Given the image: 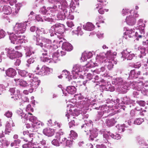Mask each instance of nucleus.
Returning <instances> with one entry per match:
<instances>
[{
    "mask_svg": "<svg viewBox=\"0 0 148 148\" xmlns=\"http://www.w3.org/2000/svg\"><path fill=\"white\" fill-rule=\"evenodd\" d=\"M104 55H105L106 58L103 54L102 55H97L96 58V62L90 64L91 66L94 67L98 65V63L101 64L108 61L110 64L107 65L108 68L109 70L113 68L114 64H116L117 63L116 61L114 60V56L112 54L110 51H107Z\"/></svg>",
    "mask_w": 148,
    "mask_h": 148,
    "instance_id": "f257e3e1",
    "label": "nucleus"
},
{
    "mask_svg": "<svg viewBox=\"0 0 148 148\" xmlns=\"http://www.w3.org/2000/svg\"><path fill=\"white\" fill-rule=\"evenodd\" d=\"M64 31V25L60 23H56L51 26L49 30V32L50 33L51 36H53L55 35L59 39L62 38L63 34Z\"/></svg>",
    "mask_w": 148,
    "mask_h": 148,
    "instance_id": "f03ea898",
    "label": "nucleus"
},
{
    "mask_svg": "<svg viewBox=\"0 0 148 148\" xmlns=\"http://www.w3.org/2000/svg\"><path fill=\"white\" fill-rule=\"evenodd\" d=\"M82 71V67L81 66L76 64L74 66L72 73L73 74V79L74 80L73 82L74 83L83 82V83H86L88 82V80L86 79L85 81H83V76L81 77L79 75V73Z\"/></svg>",
    "mask_w": 148,
    "mask_h": 148,
    "instance_id": "7ed1b4c3",
    "label": "nucleus"
},
{
    "mask_svg": "<svg viewBox=\"0 0 148 148\" xmlns=\"http://www.w3.org/2000/svg\"><path fill=\"white\" fill-rule=\"evenodd\" d=\"M64 2L63 3L62 6H61V7L59 10V12L57 14L58 19V20H64L66 18V17L68 15L67 8L68 4L66 2L64 1Z\"/></svg>",
    "mask_w": 148,
    "mask_h": 148,
    "instance_id": "20e7f679",
    "label": "nucleus"
},
{
    "mask_svg": "<svg viewBox=\"0 0 148 148\" xmlns=\"http://www.w3.org/2000/svg\"><path fill=\"white\" fill-rule=\"evenodd\" d=\"M36 127L35 125H32L30 128H29V130L24 131L23 133L24 136L27 135L26 138V140H25L26 142L29 143H31L33 139V138L35 137V134L34 132L37 131L36 130Z\"/></svg>",
    "mask_w": 148,
    "mask_h": 148,
    "instance_id": "39448f33",
    "label": "nucleus"
},
{
    "mask_svg": "<svg viewBox=\"0 0 148 148\" xmlns=\"http://www.w3.org/2000/svg\"><path fill=\"white\" fill-rule=\"evenodd\" d=\"M51 41L49 42V43H46L43 44V47H41L42 48V50L41 51V53L44 57L47 55L48 52L49 51L50 52H52L54 49L57 48L56 45H51Z\"/></svg>",
    "mask_w": 148,
    "mask_h": 148,
    "instance_id": "423d86ee",
    "label": "nucleus"
},
{
    "mask_svg": "<svg viewBox=\"0 0 148 148\" xmlns=\"http://www.w3.org/2000/svg\"><path fill=\"white\" fill-rule=\"evenodd\" d=\"M142 36V35L138 34L137 32H135L134 29H126L123 37L125 39H127L128 37L130 38H133L135 41V40H138V38H141Z\"/></svg>",
    "mask_w": 148,
    "mask_h": 148,
    "instance_id": "0eeeda50",
    "label": "nucleus"
},
{
    "mask_svg": "<svg viewBox=\"0 0 148 148\" xmlns=\"http://www.w3.org/2000/svg\"><path fill=\"white\" fill-rule=\"evenodd\" d=\"M27 24L26 23H16L13 30L17 34L23 33L26 30Z\"/></svg>",
    "mask_w": 148,
    "mask_h": 148,
    "instance_id": "6e6552de",
    "label": "nucleus"
},
{
    "mask_svg": "<svg viewBox=\"0 0 148 148\" xmlns=\"http://www.w3.org/2000/svg\"><path fill=\"white\" fill-rule=\"evenodd\" d=\"M7 56L10 59L13 60L15 58V52L14 49L6 48L5 49Z\"/></svg>",
    "mask_w": 148,
    "mask_h": 148,
    "instance_id": "1a4fd4ad",
    "label": "nucleus"
},
{
    "mask_svg": "<svg viewBox=\"0 0 148 148\" xmlns=\"http://www.w3.org/2000/svg\"><path fill=\"white\" fill-rule=\"evenodd\" d=\"M51 40L48 38H46L44 37H41L40 38L37 40L36 42V44L37 45L41 47H43V44L49 43Z\"/></svg>",
    "mask_w": 148,
    "mask_h": 148,
    "instance_id": "9d476101",
    "label": "nucleus"
},
{
    "mask_svg": "<svg viewBox=\"0 0 148 148\" xmlns=\"http://www.w3.org/2000/svg\"><path fill=\"white\" fill-rule=\"evenodd\" d=\"M43 134L46 136L50 137L53 136L55 133L54 129L50 128H46L43 130Z\"/></svg>",
    "mask_w": 148,
    "mask_h": 148,
    "instance_id": "9b49d317",
    "label": "nucleus"
},
{
    "mask_svg": "<svg viewBox=\"0 0 148 148\" xmlns=\"http://www.w3.org/2000/svg\"><path fill=\"white\" fill-rule=\"evenodd\" d=\"M92 56L93 53L91 51L84 52L82 54L81 60L83 61H86L87 59L91 58Z\"/></svg>",
    "mask_w": 148,
    "mask_h": 148,
    "instance_id": "f8f14e48",
    "label": "nucleus"
},
{
    "mask_svg": "<svg viewBox=\"0 0 148 148\" xmlns=\"http://www.w3.org/2000/svg\"><path fill=\"white\" fill-rule=\"evenodd\" d=\"M36 36L34 35L33 37V39L34 40L36 41V42L40 39L39 38L40 34H45V32L43 29H40L38 28H36Z\"/></svg>",
    "mask_w": 148,
    "mask_h": 148,
    "instance_id": "ddd939ff",
    "label": "nucleus"
},
{
    "mask_svg": "<svg viewBox=\"0 0 148 148\" xmlns=\"http://www.w3.org/2000/svg\"><path fill=\"white\" fill-rule=\"evenodd\" d=\"M5 73L8 76L13 77L16 75V72L14 69L12 68H10L6 71Z\"/></svg>",
    "mask_w": 148,
    "mask_h": 148,
    "instance_id": "4468645a",
    "label": "nucleus"
},
{
    "mask_svg": "<svg viewBox=\"0 0 148 148\" xmlns=\"http://www.w3.org/2000/svg\"><path fill=\"white\" fill-rule=\"evenodd\" d=\"M127 23L130 25H133L136 23V20L134 16H127L126 19Z\"/></svg>",
    "mask_w": 148,
    "mask_h": 148,
    "instance_id": "2eb2a0df",
    "label": "nucleus"
},
{
    "mask_svg": "<svg viewBox=\"0 0 148 148\" xmlns=\"http://www.w3.org/2000/svg\"><path fill=\"white\" fill-rule=\"evenodd\" d=\"M62 47L63 50L67 51H70L73 49L72 45L70 43L67 42H65L63 43Z\"/></svg>",
    "mask_w": 148,
    "mask_h": 148,
    "instance_id": "dca6fc26",
    "label": "nucleus"
},
{
    "mask_svg": "<svg viewBox=\"0 0 148 148\" xmlns=\"http://www.w3.org/2000/svg\"><path fill=\"white\" fill-rule=\"evenodd\" d=\"M11 42L13 44H18V34H15L14 33L11 34L9 36Z\"/></svg>",
    "mask_w": 148,
    "mask_h": 148,
    "instance_id": "f3484780",
    "label": "nucleus"
},
{
    "mask_svg": "<svg viewBox=\"0 0 148 148\" xmlns=\"http://www.w3.org/2000/svg\"><path fill=\"white\" fill-rule=\"evenodd\" d=\"M17 93L15 95L14 97H11L12 98H14V99H15L16 100H17L20 98H21L24 102H28L29 101V99L27 97H25L24 96L22 97L21 94L20 93L19 91L17 90Z\"/></svg>",
    "mask_w": 148,
    "mask_h": 148,
    "instance_id": "a211bd4d",
    "label": "nucleus"
},
{
    "mask_svg": "<svg viewBox=\"0 0 148 148\" xmlns=\"http://www.w3.org/2000/svg\"><path fill=\"white\" fill-rule=\"evenodd\" d=\"M61 7L60 8H58V6L57 4H55L52 7H49L47 8V10H48V12H50L52 13L56 12L57 11H58L60 9Z\"/></svg>",
    "mask_w": 148,
    "mask_h": 148,
    "instance_id": "6ab92c4d",
    "label": "nucleus"
},
{
    "mask_svg": "<svg viewBox=\"0 0 148 148\" xmlns=\"http://www.w3.org/2000/svg\"><path fill=\"white\" fill-rule=\"evenodd\" d=\"M39 69V68L38 66L36 69V71H35V74L37 75H44L47 74L46 72V69L45 66L44 67L43 66L39 71H37Z\"/></svg>",
    "mask_w": 148,
    "mask_h": 148,
    "instance_id": "aec40b11",
    "label": "nucleus"
},
{
    "mask_svg": "<svg viewBox=\"0 0 148 148\" xmlns=\"http://www.w3.org/2000/svg\"><path fill=\"white\" fill-rule=\"evenodd\" d=\"M69 73L66 70H64L62 72V75H63V77L66 78L68 81H70L73 80V77L71 75L69 76Z\"/></svg>",
    "mask_w": 148,
    "mask_h": 148,
    "instance_id": "412c9836",
    "label": "nucleus"
},
{
    "mask_svg": "<svg viewBox=\"0 0 148 148\" xmlns=\"http://www.w3.org/2000/svg\"><path fill=\"white\" fill-rule=\"evenodd\" d=\"M2 11L5 14H10L12 12V9L9 6L4 5L2 8Z\"/></svg>",
    "mask_w": 148,
    "mask_h": 148,
    "instance_id": "4be33fe9",
    "label": "nucleus"
},
{
    "mask_svg": "<svg viewBox=\"0 0 148 148\" xmlns=\"http://www.w3.org/2000/svg\"><path fill=\"white\" fill-rule=\"evenodd\" d=\"M84 29L85 30L90 31L94 29V25L90 23H87L85 25H83Z\"/></svg>",
    "mask_w": 148,
    "mask_h": 148,
    "instance_id": "5701e85b",
    "label": "nucleus"
},
{
    "mask_svg": "<svg viewBox=\"0 0 148 148\" xmlns=\"http://www.w3.org/2000/svg\"><path fill=\"white\" fill-rule=\"evenodd\" d=\"M25 50L26 51L25 53L26 56H29L32 53H34V51L32 50V48L31 47H25Z\"/></svg>",
    "mask_w": 148,
    "mask_h": 148,
    "instance_id": "b1692460",
    "label": "nucleus"
},
{
    "mask_svg": "<svg viewBox=\"0 0 148 148\" xmlns=\"http://www.w3.org/2000/svg\"><path fill=\"white\" fill-rule=\"evenodd\" d=\"M138 50L140 52V54L139 55V56L140 58H143L146 55V49L145 47L140 46L138 47Z\"/></svg>",
    "mask_w": 148,
    "mask_h": 148,
    "instance_id": "393cba45",
    "label": "nucleus"
},
{
    "mask_svg": "<svg viewBox=\"0 0 148 148\" xmlns=\"http://www.w3.org/2000/svg\"><path fill=\"white\" fill-rule=\"evenodd\" d=\"M107 125L109 127L112 126L115 123V120L114 118L107 119L106 121Z\"/></svg>",
    "mask_w": 148,
    "mask_h": 148,
    "instance_id": "a878e982",
    "label": "nucleus"
},
{
    "mask_svg": "<svg viewBox=\"0 0 148 148\" xmlns=\"http://www.w3.org/2000/svg\"><path fill=\"white\" fill-rule=\"evenodd\" d=\"M88 124H86L82 126V128L84 131L86 132L89 131L91 133L93 132H95L94 130H91V128L90 127L88 126Z\"/></svg>",
    "mask_w": 148,
    "mask_h": 148,
    "instance_id": "bb28decb",
    "label": "nucleus"
},
{
    "mask_svg": "<svg viewBox=\"0 0 148 148\" xmlns=\"http://www.w3.org/2000/svg\"><path fill=\"white\" fill-rule=\"evenodd\" d=\"M66 89L68 92L71 94H73L76 91V89L73 86H69L67 87Z\"/></svg>",
    "mask_w": 148,
    "mask_h": 148,
    "instance_id": "cd10ccee",
    "label": "nucleus"
},
{
    "mask_svg": "<svg viewBox=\"0 0 148 148\" xmlns=\"http://www.w3.org/2000/svg\"><path fill=\"white\" fill-rule=\"evenodd\" d=\"M76 5H79V3L75 0H72L70 5V10L71 11L72 10H74L75 8Z\"/></svg>",
    "mask_w": 148,
    "mask_h": 148,
    "instance_id": "c85d7f7f",
    "label": "nucleus"
},
{
    "mask_svg": "<svg viewBox=\"0 0 148 148\" xmlns=\"http://www.w3.org/2000/svg\"><path fill=\"white\" fill-rule=\"evenodd\" d=\"M59 52H56L52 55V60L54 63H56L58 60V57L59 56Z\"/></svg>",
    "mask_w": 148,
    "mask_h": 148,
    "instance_id": "c756f323",
    "label": "nucleus"
},
{
    "mask_svg": "<svg viewBox=\"0 0 148 148\" xmlns=\"http://www.w3.org/2000/svg\"><path fill=\"white\" fill-rule=\"evenodd\" d=\"M18 34V44H21L23 42H25V37L24 35H19Z\"/></svg>",
    "mask_w": 148,
    "mask_h": 148,
    "instance_id": "7c9ffc66",
    "label": "nucleus"
},
{
    "mask_svg": "<svg viewBox=\"0 0 148 148\" xmlns=\"http://www.w3.org/2000/svg\"><path fill=\"white\" fill-rule=\"evenodd\" d=\"M55 2V4H57L58 6V8H60L61 7V6H62L64 1L66 3H67V1L65 0H53Z\"/></svg>",
    "mask_w": 148,
    "mask_h": 148,
    "instance_id": "2f4dec72",
    "label": "nucleus"
},
{
    "mask_svg": "<svg viewBox=\"0 0 148 148\" xmlns=\"http://www.w3.org/2000/svg\"><path fill=\"white\" fill-rule=\"evenodd\" d=\"M18 74L22 77H25L28 75V72L24 70L18 69Z\"/></svg>",
    "mask_w": 148,
    "mask_h": 148,
    "instance_id": "473e14b6",
    "label": "nucleus"
},
{
    "mask_svg": "<svg viewBox=\"0 0 148 148\" xmlns=\"http://www.w3.org/2000/svg\"><path fill=\"white\" fill-rule=\"evenodd\" d=\"M129 77L131 79L135 78L137 77V75H136L135 70H133L130 71L129 74Z\"/></svg>",
    "mask_w": 148,
    "mask_h": 148,
    "instance_id": "72a5a7b5",
    "label": "nucleus"
},
{
    "mask_svg": "<svg viewBox=\"0 0 148 148\" xmlns=\"http://www.w3.org/2000/svg\"><path fill=\"white\" fill-rule=\"evenodd\" d=\"M94 132H93L90 133L91 134L90 135L89 139L92 141L95 140L96 141H98L99 140V139L96 138V136H97L95 134V133H94Z\"/></svg>",
    "mask_w": 148,
    "mask_h": 148,
    "instance_id": "f704fd0d",
    "label": "nucleus"
},
{
    "mask_svg": "<svg viewBox=\"0 0 148 148\" xmlns=\"http://www.w3.org/2000/svg\"><path fill=\"white\" fill-rule=\"evenodd\" d=\"M16 2V0H3L2 4L3 5H5L8 4V3H9L11 5H12L13 3Z\"/></svg>",
    "mask_w": 148,
    "mask_h": 148,
    "instance_id": "c9c22d12",
    "label": "nucleus"
},
{
    "mask_svg": "<svg viewBox=\"0 0 148 148\" xmlns=\"http://www.w3.org/2000/svg\"><path fill=\"white\" fill-rule=\"evenodd\" d=\"M112 82L114 83H122L123 82V80L121 77H117L113 79Z\"/></svg>",
    "mask_w": 148,
    "mask_h": 148,
    "instance_id": "e433bc0d",
    "label": "nucleus"
},
{
    "mask_svg": "<svg viewBox=\"0 0 148 148\" xmlns=\"http://www.w3.org/2000/svg\"><path fill=\"white\" fill-rule=\"evenodd\" d=\"M39 12L40 13L43 14H45L47 13H48V12H49L48 10H47V8L46 9V7L45 6H43L42 7L40 8L39 11Z\"/></svg>",
    "mask_w": 148,
    "mask_h": 148,
    "instance_id": "4c0bfd02",
    "label": "nucleus"
},
{
    "mask_svg": "<svg viewBox=\"0 0 148 148\" xmlns=\"http://www.w3.org/2000/svg\"><path fill=\"white\" fill-rule=\"evenodd\" d=\"M29 82L31 83L37 82L38 83H40V80L36 77H33V78L30 80Z\"/></svg>",
    "mask_w": 148,
    "mask_h": 148,
    "instance_id": "58836bf2",
    "label": "nucleus"
},
{
    "mask_svg": "<svg viewBox=\"0 0 148 148\" xmlns=\"http://www.w3.org/2000/svg\"><path fill=\"white\" fill-rule=\"evenodd\" d=\"M21 142V140L19 139H17L15 140L12 143L10 144V146L11 147L13 146H16L18 144H19Z\"/></svg>",
    "mask_w": 148,
    "mask_h": 148,
    "instance_id": "ea45409f",
    "label": "nucleus"
},
{
    "mask_svg": "<svg viewBox=\"0 0 148 148\" xmlns=\"http://www.w3.org/2000/svg\"><path fill=\"white\" fill-rule=\"evenodd\" d=\"M105 86L106 87V88L108 90L111 92H113L115 88L114 87L112 86L110 84L108 85L107 84V85L106 86L105 85Z\"/></svg>",
    "mask_w": 148,
    "mask_h": 148,
    "instance_id": "a19ab883",
    "label": "nucleus"
},
{
    "mask_svg": "<svg viewBox=\"0 0 148 148\" xmlns=\"http://www.w3.org/2000/svg\"><path fill=\"white\" fill-rule=\"evenodd\" d=\"M77 30L75 31L74 32L75 34H77L78 36L79 35L81 36L83 34V33L82 32V31L81 30V27L79 26L77 27Z\"/></svg>",
    "mask_w": 148,
    "mask_h": 148,
    "instance_id": "79ce46f5",
    "label": "nucleus"
},
{
    "mask_svg": "<svg viewBox=\"0 0 148 148\" xmlns=\"http://www.w3.org/2000/svg\"><path fill=\"white\" fill-rule=\"evenodd\" d=\"M70 135L73 138V139H75L77 137V134L74 131L71 130L70 131Z\"/></svg>",
    "mask_w": 148,
    "mask_h": 148,
    "instance_id": "37998d69",
    "label": "nucleus"
},
{
    "mask_svg": "<svg viewBox=\"0 0 148 148\" xmlns=\"http://www.w3.org/2000/svg\"><path fill=\"white\" fill-rule=\"evenodd\" d=\"M110 136L116 140L120 139L121 138L120 135L118 134H111Z\"/></svg>",
    "mask_w": 148,
    "mask_h": 148,
    "instance_id": "c03bdc74",
    "label": "nucleus"
},
{
    "mask_svg": "<svg viewBox=\"0 0 148 148\" xmlns=\"http://www.w3.org/2000/svg\"><path fill=\"white\" fill-rule=\"evenodd\" d=\"M143 121V120L142 119L138 118L136 119V120L134 121V123L135 124L139 125L142 123Z\"/></svg>",
    "mask_w": 148,
    "mask_h": 148,
    "instance_id": "a18cd8bd",
    "label": "nucleus"
},
{
    "mask_svg": "<svg viewBox=\"0 0 148 148\" xmlns=\"http://www.w3.org/2000/svg\"><path fill=\"white\" fill-rule=\"evenodd\" d=\"M129 54V53L127 51V50H124L122 53V57L124 59L127 58V57Z\"/></svg>",
    "mask_w": 148,
    "mask_h": 148,
    "instance_id": "49530a36",
    "label": "nucleus"
},
{
    "mask_svg": "<svg viewBox=\"0 0 148 148\" xmlns=\"http://www.w3.org/2000/svg\"><path fill=\"white\" fill-rule=\"evenodd\" d=\"M143 20L142 19H140L139 20L138 25V27H145V24L143 23Z\"/></svg>",
    "mask_w": 148,
    "mask_h": 148,
    "instance_id": "de8ad7c7",
    "label": "nucleus"
},
{
    "mask_svg": "<svg viewBox=\"0 0 148 148\" xmlns=\"http://www.w3.org/2000/svg\"><path fill=\"white\" fill-rule=\"evenodd\" d=\"M5 32L2 29H0V39L3 38L5 35Z\"/></svg>",
    "mask_w": 148,
    "mask_h": 148,
    "instance_id": "09e8293b",
    "label": "nucleus"
},
{
    "mask_svg": "<svg viewBox=\"0 0 148 148\" xmlns=\"http://www.w3.org/2000/svg\"><path fill=\"white\" fill-rule=\"evenodd\" d=\"M34 61V58H31L27 60V64H26V65L27 66H29V65L32 63H33Z\"/></svg>",
    "mask_w": 148,
    "mask_h": 148,
    "instance_id": "8fccbe9b",
    "label": "nucleus"
},
{
    "mask_svg": "<svg viewBox=\"0 0 148 148\" xmlns=\"http://www.w3.org/2000/svg\"><path fill=\"white\" fill-rule=\"evenodd\" d=\"M104 114L103 111H100L98 112V113L97 115V118L98 120H99L103 116Z\"/></svg>",
    "mask_w": 148,
    "mask_h": 148,
    "instance_id": "3c124183",
    "label": "nucleus"
},
{
    "mask_svg": "<svg viewBox=\"0 0 148 148\" xmlns=\"http://www.w3.org/2000/svg\"><path fill=\"white\" fill-rule=\"evenodd\" d=\"M68 15H67L66 18L67 19L73 20L74 18L73 15L72 13H70V12H68Z\"/></svg>",
    "mask_w": 148,
    "mask_h": 148,
    "instance_id": "603ef678",
    "label": "nucleus"
},
{
    "mask_svg": "<svg viewBox=\"0 0 148 148\" xmlns=\"http://www.w3.org/2000/svg\"><path fill=\"white\" fill-rule=\"evenodd\" d=\"M14 81L16 83H26V82L23 80L18 78L15 79Z\"/></svg>",
    "mask_w": 148,
    "mask_h": 148,
    "instance_id": "864d4df0",
    "label": "nucleus"
},
{
    "mask_svg": "<svg viewBox=\"0 0 148 148\" xmlns=\"http://www.w3.org/2000/svg\"><path fill=\"white\" fill-rule=\"evenodd\" d=\"M135 56V54L134 53L129 54L127 57V60H132Z\"/></svg>",
    "mask_w": 148,
    "mask_h": 148,
    "instance_id": "5fc2aeb1",
    "label": "nucleus"
},
{
    "mask_svg": "<svg viewBox=\"0 0 148 148\" xmlns=\"http://www.w3.org/2000/svg\"><path fill=\"white\" fill-rule=\"evenodd\" d=\"M98 1L101 3L102 5H106L108 3V0H97Z\"/></svg>",
    "mask_w": 148,
    "mask_h": 148,
    "instance_id": "6e6d98bb",
    "label": "nucleus"
},
{
    "mask_svg": "<svg viewBox=\"0 0 148 148\" xmlns=\"http://www.w3.org/2000/svg\"><path fill=\"white\" fill-rule=\"evenodd\" d=\"M72 144V142L71 140H67L66 141V146L71 147Z\"/></svg>",
    "mask_w": 148,
    "mask_h": 148,
    "instance_id": "4d7b16f0",
    "label": "nucleus"
},
{
    "mask_svg": "<svg viewBox=\"0 0 148 148\" xmlns=\"http://www.w3.org/2000/svg\"><path fill=\"white\" fill-rule=\"evenodd\" d=\"M62 133H61L60 132L56 133L55 136L56 139H57V140H58L59 141L60 140L61 136V135H62Z\"/></svg>",
    "mask_w": 148,
    "mask_h": 148,
    "instance_id": "13d9d810",
    "label": "nucleus"
},
{
    "mask_svg": "<svg viewBox=\"0 0 148 148\" xmlns=\"http://www.w3.org/2000/svg\"><path fill=\"white\" fill-rule=\"evenodd\" d=\"M59 142V141L57 139H54L52 141V143L54 145L57 146L58 145Z\"/></svg>",
    "mask_w": 148,
    "mask_h": 148,
    "instance_id": "bf43d9fd",
    "label": "nucleus"
},
{
    "mask_svg": "<svg viewBox=\"0 0 148 148\" xmlns=\"http://www.w3.org/2000/svg\"><path fill=\"white\" fill-rule=\"evenodd\" d=\"M66 140V138H65L64 136L62 134L61 136L60 140L59 141L60 143H62V142L65 141Z\"/></svg>",
    "mask_w": 148,
    "mask_h": 148,
    "instance_id": "052dcab7",
    "label": "nucleus"
},
{
    "mask_svg": "<svg viewBox=\"0 0 148 148\" xmlns=\"http://www.w3.org/2000/svg\"><path fill=\"white\" fill-rule=\"evenodd\" d=\"M66 24L69 27H71L74 26V24L73 22L71 21H67L66 22Z\"/></svg>",
    "mask_w": 148,
    "mask_h": 148,
    "instance_id": "680f3d73",
    "label": "nucleus"
},
{
    "mask_svg": "<svg viewBox=\"0 0 148 148\" xmlns=\"http://www.w3.org/2000/svg\"><path fill=\"white\" fill-rule=\"evenodd\" d=\"M15 55V58L16 57L19 58L21 57L23 55L22 53L21 52H19L17 51H16Z\"/></svg>",
    "mask_w": 148,
    "mask_h": 148,
    "instance_id": "e2e57ef3",
    "label": "nucleus"
},
{
    "mask_svg": "<svg viewBox=\"0 0 148 148\" xmlns=\"http://www.w3.org/2000/svg\"><path fill=\"white\" fill-rule=\"evenodd\" d=\"M144 28L142 27H138L137 28L139 29V32L141 34H144L145 33Z\"/></svg>",
    "mask_w": 148,
    "mask_h": 148,
    "instance_id": "0e129e2a",
    "label": "nucleus"
},
{
    "mask_svg": "<svg viewBox=\"0 0 148 148\" xmlns=\"http://www.w3.org/2000/svg\"><path fill=\"white\" fill-rule=\"evenodd\" d=\"M97 148H107L106 146L104 144L97 145H96Z\"/></svg>",
    "mask_w": 148,
    "mask_h": 148,
    "instance_id": "69168bd1",
    "label": "nucleus"
},
{
    "mask_svg": "<svg viewBox=\"0 0 148 148\" xmlns=\"http://www.w3.org/2000/svg\"><path fill=\"white\" fill-rule=\"evenodd\" d=\"M5 116L8 118L11 117L12 115V113L8 111L5 114Z\"/></svg>",
    "mask_w": 148,
    "mask_h": 148,
    "instance_id": "338daca9",
    "label": "nucleus"
},
{
    "mask_svg": "<svg viewBox=\"0 0 148 148\" xmlns=\"http://www.w3.org/2000/svg\"><path fill=\"white\" fill-rule=\"evenodd\" d=\"M141 66V64L139 62L136 63L133 65V67L136 68H139Z\"/></svg>",
    "mask_w": 148,
    "mask_h": 148,
    "instance_id": "774afa93",
    "label": "nucleus"
}]
</instances>
